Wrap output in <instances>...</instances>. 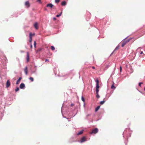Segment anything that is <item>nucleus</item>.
<instances>
[{"label":"nucleus","instance_id":"1","mask_svg":"<svg viewBox=\"0 0 145 145\" xmlns=\"http://www.w3.org/2000/svg\"><path fill=\"white\" fill-rule=\"evenodd\" d=\"M130 129L128 128L126 129L123 132V137L125 138V135H126V137L127 138V139H128V137H130L131 136V133H130Z\"/></svg>","mask_w":145,"mask_h":145},{"label":"nucleus","instance_id":"2","mask_svg":"<svg viewBox=\"0 0 145 145\" xmlns=\"http://www.w3.org/2000/svg\"><path fill=\"white\" fill-rule=\"evenodd\" d=\"M131 39V38H130L126 40H124L123 41L121 47H123L127 43L130 41V40Z\"/></svg>","mask_w":145,"mask_h":145},{"label":"nucleus","instance_id":"3","mask_svg":"<svg viewBox=\"0 0 145 145\" xmlns=\"http://www.w3.org/2000/svg\"><path fill=\"white\" fill-rule=\"evenodd\" d=\"M98 129L97 128H95L93 129L92 131L90 133V134L91 135L93 134H96L98 132Z\"/></svg>","mask_w":145,"mask_h":145},{"label":"nucleus","instance_id":"4","mask_svg":"<svg viewBox=\"0 0 145 145\" xmlns=\"http://www.w3.org/2000/svg\"><path fill=\"white\" fill-rule=\"evenodd\" d=\"M20 88L21 89H24L25 88V84L23 83H21L20 85Z\"/></svg>","mask_w":145,"mask_h":145},{"label":"nucleus","instance_id":"5","mask_svg":"<svg viewBox=\"0 0 145 145\" xmlns=\"http://www.w3.org/2000/svg\"><path fill=\"white\" fill-rule=\"evenodd\" d=\"M87 140L86 139L85 137H82L81 139V140L80 141V142L81 143H82L83 142H84Z\"/></svg>","mask_w":145,"mask_h":145},{"label":"nucleus","instance_id":"6","mask_svg":"<svg viewBox=\"0 0 145 145\" xmlns=\"http://www.w3.org/2000/svg\"><path fill=\"white\" fill-rule=\"evenodd\" d=\"M46 7H49L50 8H52L53 7H54V5L52 4L51 3H49L46 6Z\"/></svg>","mask_w":145,"mask_h":145},{"label":"nucleus","instance_id":"7","mask_svg":"<svg viewBox=\"0 0 145 145\" xmlns=\"http://www.w3.org/2000/svg\"><path fill=\"white\" fill-rule=\"evenodd\" d=\"M10 84V82L9 80H7L6 83V87H9Z\"/></svg>","mask_w":145,"mask_h":145},{"label":"nucleus","instance_id":"8","mask_svg":"<svg viewBox=\"0 0 145 145\" xmlns=\"http://www.w3.org/2000/svg\"><path fill=\"white\" fill-rule=\"evenodd\" d=\"M27 57H26L27 61V62H28L29 60V52H27Z\"/></svg>","mask_w":145,"mask_h":145},{"label":"nucleus","instance_id":"9","mask_svg":"<svg viewBox=\"0 0 145 145\" xmlns=\"http://www.w3.org/2000/svg\"><path fill=\"white\" fill-rule=\"evenodd\" d=\"M22 79V78L21 77H20L19 78L18 80L16 81V84H17V85L20 82V81Z\"/></svg>","mask_w":145,"mask_h":145},{"label":"nucleus","instance_id":"10","mask_svg":"<svg viewBox=\"0 0 145 145\" xmlns=\"http://www.w3.org/2000/svg\"><path fill=\"white\" fill-rule=\"evenodd\" d=\"M25 5L27 7H28L30 6V5L29 2L28 1H26L25 3Z\"/></svg>","mask_w":145,"mask_h":145},{"label":"nucleus","instance_id":"11","mask_svg":"<svg viewBox=\"0 0 145 145\" xmlns=\"http://www.w3.org/2000/svg\"><path fill=\"white\" fill-rule=\"evenodd\" d=\"M67 4V3H66V2L65 1H63L61 3V5L62 6H64L66 5Z\"/></svg>","mask_w":145,"mask_h":145},{"label":"nucleus","instance_id":"12","mask_svg":"<svg viewBox=\"0 0 145 145\" xmlns=\"http://www.w3.org/2000/svg\"><path fill=\"white\" fill-rule=\"evenodd\" d=\"M34 26L35 28L36 29H38V28L37 26V22H35V24H34Z\"/></svg>","mask_w":145,"mask_h":145},{"label":"nucleus","instance_id":"13","mask_svg":"<svg viewBox=\"0 0 145 145\" xmlns=\"http://www.w3.org/2000/svg\"><path fill=\"white\" fill-rule=\"evenodd\" d=\"M119 45H118L116 47V48H115V49L114 50V51L110 55L111 56L112 54H113V53L114 52V51H116V50H117L119 48Z\"/></svg>","mask_w":145,"mask_h":145},{"label":"nucleus","instance_id":"14","mask_svg":"<svg viewBox=\"0 0 145 145\" xmlns=\"http://www.w3.org/2000/svg\"><path fill=\"white\" fill-rule=\"evenodd\" d=\"M29 41L31 42L32 41V33H30L29 34Z\"/></svg>","mask_w":145,"mask_h":145},{"label":"nucleus","instance_id":"15","mask_svg":"<svg viewBox=\"0 0 145 145\" xmlns=\"http://www.w3.org/2000/svg\"><path fill=\"white\" fill-rule=\"evenodd\" d=\"M84 130H82L81 131H80L77 134V135H81L83 133Z\"/></svg>","mask_w":145,"mask_h":145},{"label":"nucleus","instance_id":"16","mask_svg":"<svg viewBox=\"0 0 145 145\" xmlns=\"http://www.w3.org/2000/svg\"><path fill=\"white\" fill-rule=\"evenodd\" d=\"M24 70L25 74H27V66L25 67Z\"/></svg>","mask_w":145,"mask_h":145},{"label":"nucleus","instance_id":"17","mask_svg":"<svg viewBox=\"0 0 145 145\" xmlns=\"http://www.w3.org/2000/svg\"><path fill=\"white\" fill-rule=\"evenodd\" d=\"M111 88L112 89H114L116 87L114 86V83L111 86Z\"/></svg>","mask_w":145,"mask_h":145},{"label":"nucleus","instance_id":"18","mask_svg":"<svg viewBox=\"0 0 145 145\" xmlns=\"http://www.w3.org/2000/svg\"><path fill=\"white\" fill-rule=\"evenodd\" d=\"M105 99V98H104V100ZM105 101H104V100L101 101H100V103L101 105H102L104 103H105Z\"/></svg>","mask_w":145,"mask_h":145},{"label":"nucleus","instance_id":"19","mask_svg":"<svg viewBox=\"0 0 145 145\" xmlns=\"http://www.w3.org/2000/svg\"><path fill=\"white\" fill-rule=\"evenodd\" d=\"M100 108V106H98L95 109V111L97 112Z\"/></svg>","mask_w":145,"mask_h":145},{"label":"nucleus","instance_id":"20","mask_svg":"<svg viewBox=\"0 0 145 145\" xmlns=\"http://www.w3.org/2000/svg\"><path fill=\"white\" fill-rule=\"evenodd\" d=\"M95 82H96V84H99V81L98 79H96L95 80Z\"/></svg>","mask_w":145,"mask_h":145},{"label":"nucleus","instance_id":"21","mask_svg":"<svg viewBox=\"0 0 145 145\" xmlns=\"http://www.w3.org/2000/svg\"><path fill=\"white\" fill-rule=\"evenodd\" d=\"M51 49L52 50H54L55 49L54 47L53 46H51Z\"/></svg>","mask_w":145,"mask_h":145},{"label":"nucleus","instance_id":"22","mask_svg":"<svg viewBox=\"0 0 145 145\" xmlns=\"http://www.w3.org/2000/svg\"><path fill=\"white\" fill-rule=\"evenodd\" d=\"M62 13V12H61L60 14H57L56 15V17H59V16H60L61 15V14Z\"/></svg>","mask_w":145,"mask_h":145},{"label":"nucleus","instance_id":"23","mask_svg":"<svg viewBox=\"0 0 145 145\" xmlns=\"http://www.w3.org/2000/svg\"><path fill=\"white\" fill-rule=\"evenodd\" d=\"M37 71V68H36L35 70L34 71H31V73H36V71Z\"/></svg>","mask_w":145,"mask_h":145},{"label":"nucleus","instance_id":"24","mask_svg":"<svg viewBox=\"0 0 145 145\" xmlns=\"http://www.w3.org/2000/svg\"><path fill=\"white\" fill-rule=\"evenodd\" d=\"M96 89H99V84H96Z\"/></svg>","mask_w":145,"mask_h":145},{"label":"nucleus","instance_id":"25","mask_svg":"<svg viewBox=\"0 0 145 145\" xmlns=\"http://www.w3.org/2000/svg\"><path fill=\"white\" fill-rule=\"evenodd\" d=\"M81 99H82V100L83 102H85V99H84V97L83 96H82V97Z\"/></svg>","mask_w":145,"mask_h":145},{"label":"nucleus","instance_id":"26","mask_svg":"<svg viewBox=\"0 0 145 145\" xmlns=\"http://www.w3.org/2000/svg\"><path fill=\"white\" fill-rule=\"evenodd\" d=\"M29 79V80H31L32 82H33V77H30Z\"/></svg>","mask_w":145,"mask_h":145},{"label":"nucleus","instance_id":"27","mask_svg":"<svg viewBox=\"0 0 145 145\" xmlns=\"http://www.w3.org/2000/svg\"><path fill=\"white\" fill-rule=\"evenodd\" d=\"M19 89V88L18 87H17L15 89V91L16 92L18 91Z\"/></svg>","mask_w":145,"mask_h":145},{"label":"nucleus","instance_id":"28","mask_svg":"<svg viewBox=\"0 0 145 145\" xmlns=\"http://www.w3.org/2000/svg\"><path fill=\"white\" fill-rule=\"evenodd\" d=\"M59 1H60V0H55V3H59Z\"/></svg>","mask_w":145,"mask_h":145},{"label":"nucleus","instance_id":"29","mask_svg":"<svg viewBox=\"0 0 145 145\" xmlns=\"http://www.w3.org/2000/svg\"><path fill=\"white\" fill-rule=\"evenodd\" d=\"M36 43L35 41L34 43V47L35 48L36 47Z\"/></svg>","mask_w":145,"mask_h":145},{"label":"nucleus","instance_id":"30","mask_svg":"<svg viewBox=\"0 0 145 145\" xmlns=\"http://www.w3.org/2000/svg\"><path fill=\"white\" fill-rule=\"evenodd\" d=\"M99 91V89H96V94H97V93H98Z\"/></svg>","mask_w":145,"mask_h":145},{"label":"nucleus","instance_id":"31","mask_svg":"<svg viewBox=\"0 0 145 145\" xmlns=\"http://www.w3.org/2000/svg\"><path fill=\"white\" fill-rule=\"evenodd\" d=\"M96 97L98 98H99L100 97V96L99 95L98 93H97V94H96Z\"/></svg>","mask_w":145,"mask_h":145},{"label":"nucleus","instance_id":"32","mask_svg":"<svg viewBox=\"0 0 145 145\" xmlns=\"http://www.w3.org/2000/svg\"><path fill=\"white\" fill-rule=\"evenodd\" d=\"M120 72H122V68L121 66H120Z\"/></svg>","mask_w":145,"mask_h":145},{"label":"nucleus","instance_id":"33","mask_svg":"<svg viewBox=\"0 0 145 145\" xmlns=\"http://www.w3.org/2000/svg\"><path fill=\"white\" fill-rule=\"evenodd\" d=\"M143 83L142 82H139L138 84V85L140 87L141 86V84H142Z\"/></svg>","mask_w":145,"mask_h":145},{"label":"nucleus","instance_id":"34","mask_svg":"<svg viewBox=\"0 0 145 145\" xmlns=\"http://www.w3.org/2000/svg\"><path fill=\"white\" fill-rule=\"evenodd\" d=\"M63 105H62V107H63ZM61 113H62V115L63 116V111H62V107H61Z\"/></svg>","mask_w":145,"mask_h":145},{"label":"nucleus","instance_id":"35","mask_svg":"<svg viewBox=\"0 0 145 145\" xmlns=\"http://www.w3.org/2000/svg\"><path fill=\"white\" fill-rule=\"evenodd\" d=\"M91 115V114H88L86 116H87V117H88V116H90V115Z\"/></svg>","mask_w":145,"mask_h":145},{"label":"nucleus","instance_id":"36","mask_svg":"<svg viewBox=\"0 0 145 145\" xmlns=\"http://www.w3.org/2000/svg\"><path fill=\"white\" fill-rule=\"evenodd\" d=\"M7 59V58L5 57H4V60L5 61H6V60Z\"/></svg>","mask_w":145,"mask_h":145},{"label":"nucleus","instance_id":"37","mask_svg":"<svg viewBox=\"0 0 145 145\" xmlns=\"http://www.w3.org/2000/svg\"><path fill=\"white\" fill-rule=\"evenodd\" d=\"M49 61V59H46V60H45V62H46V61Z\"/></svg>","mask_w":145,"mask_h":145},{"label":"nucleus","instance_id":"38","mask_svg":"<svg viewBox=\"0 0 145 145\" xmlns=\"http://www.w3.org/2000/svg\"><path fill=\"white\" fill-rule=\"evenodd\" d=\"M37 1L39 3H40L41 0H37Z\"/></svg>","mask_w":145,"mask_h":145},{"label":"nucleus","instance_id":"39","mask_svg":"<svg viewBox=\"0 0 145 145\" xmlns=\"http://www.w3.org/2000/svg\"><path fill=\"white\" fill-rule=\"evenodd\" d=\"M143 52H140V54H141H141H143Z\"/></svg>","mask_w":145,"mask_h":145},{"label":"nucleus","instance_id":"40","mask_svg":"<svg viewBox=\"0 0 145 145\" xmlns=\"http://www.w3.org/2000/svg\"><path fill=\"white\" fill-rule=\"evenodd\" d=\"M52 8H53L54 9H56V7H54H54H53Z\"/></svg>","mask_w":145,"mask_h":145},{"label":"nucleus","instance_id":"41","mask_svg":"<svg viewBox=\"0 0 145 145\" xmlns=\"http://www.w3.org/2000/svg\"><path fill=\"white\" fill-rule=\"evenodd\" d=\"M124 143H125V145H127V144L126 142V141L125 140L124 141Z\"/></svg>","mask_w":145,"mask_h":145},{"label":"nucleus","instance_id":"42","mask_svg":"<svg viewBox=\"0 0 145 145\" xmlns=\"http://www.w3.org/2000/svg\"><path fill=\"white\" fill-rule=\"evenodd\" d=\"M74 104H71V106H72Z\"/></svg>","mask_w":145,"mask_h":145},{"label":"nucleus","instance_id":"43","mask_svg":"<svg viewBox=\"0 0 145 145\" xmlns=\"http://www.w3.org/2000/svg\"><path fill=\"white\" fill-rule=\"evenodd\" d=\"M20 52H21V53H24V51H20Z\"/></svg>","mask_w":145,"mask_h":145},{"label":"nucleus","instance_id":"44","mask_svg":"<svg viewBox=\"0 0 145 145\" xmlns=\"http://www.w3.org/2000/svg\"><path fill=\"white\" fill-rule=\"evenodd\" d=\"M92 68L93 69H95V67H92Z\"/></svg>","mask_w":145,"mask_h":145},{"label":"nucleus","instance_id":"45","mask_svg":"<svg viewBox=\"0 0 145 145\" xmlns=\"http://www.w3.org/2000/svg\"><path fill=\"white\" fill-rule=\"evenodd\" d=\"M56 18H55V17H54V18H53V19H54V20H56Z\"/></svg>","mask_w":145,"mask_h":145},{"label":"nucleus","instance_id":"46","mask_svg":"<svg viewBox=\"0 0 145 145\" xmlns=\"http://www.w3.org/2000/svg\"><path fill=\"white\" fill-rule=\"evenodd\" d=\"M30 47H31V48H32V45L31 44L30 45Z\"/></svg>","mask_w":145,"mask_h":145},{"label":"nucleus","instance_id":"47","mask_svg":"<svg viewBox=\"0 0 145 145\" xmlns=\"http://www.w3.org/2000/svg\"><path fill=\"white\" fill-rule=\"evenodd\" d=\"M63 118H66V117H63Z\"/></svg>","mask_w":145,"mask_h":145},{"label":"nucleus","instance_id":"48","mask_svg":"<svg viewBox=\"0 0 145 145\" xmlns=\"http://www.w3.org/2000/svg\"><path fill=\"white\" fill-rule=\"evenodd\" d=\"M126 38H125L124 39V40H125V39Z\"/></svg>","mask_w":145,"mask_h":145},{"label":"nucleus","instance_id":"49","mask_svg":"<svg viewBox=\"0 0 145 145\" xmlns=\"http://www.w3.org/2000/svg\"><path fill=\"white\" fill-rule=\"evenodd\" d=\"M144 90L145 91V87L144 88Z\"/></svg>","mask_w":145,"mask_h":145},{"label":"nucleus","instance_id":"50","mask_svg":"<svg viewBox=\"0 0 145 145\" xmlns=\"http://www.w3.org/2000/svg\"><path fill=\"white\" fill-rule=\"evenodd\" d=\"M98 120H96V121H98Z\"/></svg>","mask_w":145,"mask_h":145},{"label":"nucleus","instance_id":"51","mask_svg":"<svg viewBox=\"0 0 145 145\" xmlns=\"http://www.w3.org/2000/svg\"><path fill=\"white\" fill-rule=\"evenodd\" d=\"M75 116V115H74V116H73V117L74 116Z\"/></svg>","mask_w":145,"mask_h":145}]
</instances>
